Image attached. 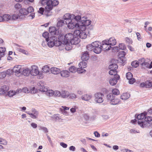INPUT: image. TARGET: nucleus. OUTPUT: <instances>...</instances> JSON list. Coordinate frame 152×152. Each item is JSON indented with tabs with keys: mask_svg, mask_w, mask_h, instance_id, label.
Returning a JSON list of instances; mask_svg holds the SVG:
<instances>
[{
	"mask_svg": "<svg viewBox=\"0 0 152 152\" xmlns=\"http://www.w3.org/2000/svg\"><path fill=\"white\" fill-rule=\"evenodd\" d=\"M64 18L66 21V23H69V26L73 29L74 28L77 29V26L76 24L80 23V21L83 19H86V17L83 16L82 14L80 13L78 15H75L74 14H71L69 13H66Z\"/></svg>",
	"mask_w": 152,
	"mask_h": 152,
	"instance_id": "nucleus-1",
	"label": "nucleus"
},
{
	"mask_svg": "<svg viewBox=\"0 0 152 152\" xmlns=\"http://www.w3.org/2000/svg\"><path fill=\"white\" fill-rule=\"evenodd\" d=\"M46 41L48 46L50 48L53 47L54 46L57 47L61 45V41L56 36L51 37Z\"/></svg>",
	"mask_w": 152,
	"mask_h": 152,
	"instance_id": "nucleus-2",
	"label": "nucleus"
},
{
	"mask_svg": "<svg viewBox=\"0 0 152 152\" xmlns=\"http://www.w3.org/2000/svg\"><path fill=\"white\" fill-rule=\"evenodd\" d=\"M73 35L74 34L71 33L67 34L65 36L60 35L58 36V39L61 41V45L66 44L70 43Z\"/></svg>",
	"mask_w": 152,
	"mask_h": 152,
	"instance_id": "nucleus-3",
	"label": "nucleus"
},
{
	"mask_svg": "<svg viewBox=\"0 0 152 152\" xmlns=\"http://www.w3.org/2000/svg\"><path fill=\"white\" fill-rule=\"evenodd\" d=\"M91 23V21L90 20L87 19L86 17V19H83L80 21V23L76 24L77 26H78L77 29L86 30V26L90 25Z\"/></svg>",
	"mask_w": 152,
	"mask_h": 152,
	"instance_id": "nucleus-4",
	"label": "nucleus"
},
{
	"mask_svg": "<svg viewBox=\"0 0 152 152\" xmlns=\"http://www.w3.org/2000/svg\"><path fill=\"white\" fill-rule=\"evenodd\" d=\"M86 30L77 29L74 32L75 36H77L82 39H85L87 37V34L85 31Z\"/></svg>",
	"mask_w": 152,
	"mask_h": 152,
	"instance_id": "nucleus-5",
	"label": "nucleus"
},
{
	"mask_svg": "<svg viewBox=\"0 0 152 152\" xmlns=\"http://www.w3.org/2000/svg\"><path fill=\"white\" fill-rule=\"evenodd\" d=\"M95 102L98 103H102L104 100V95L101 92H97L94 95Z\"/></svg>",
	"mask_w": 152,
	"mask_h": 152,
	"instance_id": "nucleus-6",
	"label": "nucleus"
},
{
	"mask_svg": "<svg viewBox=\"0 0 152 152\" xmlns=\"http://www.w3.org/2000/svg\"><path fill=\"white\" fill-rule=\"evenodd\" d=\"M147 113L146 112H145L138 115L137 116V118L138 119V124L141 128L143 126L142 123L144 121V118L145 116L147 115Z\"/></svg>",
	"mask_w": 152,
	"mask_h": 152,
	"instance_id": "nucleus-7",
	"label": "nucleus"
},
{
	"mask_svg": "<svg viewBox=\"0 0 152 152\" xmlns=\"http://www.w3.org/2000/svg\"><path fill=\"white\" fill-rule=\"evenodd\" d=\"M12 71L16 76L19 77L22 75L23 68L20 65H16L13 68Z\"/></svg>",
	"mask_w": 152,
	"mask_h": 152,
	"instance_id": "nucleus-8",
	"label": "nucleus"
},
{
	"mask_svg": "<svg viewBox=\"0 0 152 152\" xmlns=\"http://www.w3.org/2000/svg\"><path fill=\"white\" fill-rule=\"evenodd\" d=\"M94 52L96 54L100 53L102 50L101 43L98 41L94 42Z\"/></svg>",
	"mask_w": 152,
	"mask_h": 152,
	"instance_id": "nucleus-9",
	"label": "nucleus"
},
{
	"mask_svg": "<svg viewBox=\"0 0 152 152\" xmlns=\"http://www.w3.org/2000/svg\"><path fill=\"white\" fill-rule=\"evenodd\" d=\"M39 3L41 4L42 5H45L46 4V6L45 7V14L47 16H49L51 15V14H47L48 9V6L49 4L51 3V0H40ZM49 8L50 7H49Z\"/></svg>",
	"mask_w": 152,
	"mask_h": 152,
	"instance_id": "nucleus-10",
	"label": "nucleus"
},
{
	"mask_svg": "<svg viewBox=\"0 0 152 152\" xmlns=\"http://www.w3.org/2000/svg\"><path fill=\"white\" fill-rule=\"evenodd\" d=\"M30 74L33 76H35L39 74L40 72L38 66L35 65L31 66L30 69Z\"/></svg>",
	"mask_w": 152,
	"mask_h": 152,
	"instance_id": "nucleus-11",
	"label": "nucleus"
},
{
	"mask_svg": "<svg viewBox=\"0 0 152 152\" xmlns=\"http://www.w3.org/2000/svg\"><path fill=\"white\" fill-rule=\"evenodd\" d=\"M152 121V117L151 116H145L144 118V121L142 123L143 126L142 128L151 126L152 124L151 121Z\"/></svg>",
	"mask_w": 152,
	"mask_h": 152,
	"instance_id": "nucleus-12",
	"label": "nucleus"
},
{
	"mask_svg": "<svg viewBox=\"0 0 152 152\" xmlns=\"http://www.w3.org/2000/svg\"><path fill=\"white\" fill-rule=\"evenodd\" d=\"M67 14V13L65 14L63 16L62 18L63 20H59L57 24V26L58 27H62L63 26L64 24H66L67 25V27L69 29H71V28L69 27V23L67 22L66 23V21L65 19V17H64Z\"/></svg>",
	"mask_w": 152,
	"mask_h": 152,
	"instance_id": "nucleus-13",
	"label": "nucleus"
},
{
	"mask_svg": "<svg viewBox=\"0 0 152 152\" xmlns=\"http://www.w3.org/2000/svg\"><path fill=\"white\" fill-rule=\"evenodd\" d=\"M107 41L106 39L102 41L101 43V48L102 50L103 49L104 51L109 50L112 47L111 46H110L107 42V44L105 42V41Z\"/></svg>",
	"mask_w": 152,
	"mask_h": 152,
	"instance_id": "nucleus-14",
	"label": "nucleus"
},
{
	"mask_svg": "<svg viewBox=\"0 0 152 152\" xmlns=\"http://www.w3.org/2000/svg\"><path fill=\"white\" fill-rule=\"evenodd\" d=\"M59 4L58 1L56 0H54L53 1H52L51 0V3L49 5L48 7H50V8L49 9V7H48V9L47 14H50L51 13L50 12V11L53 8V6H56L58 5Z\"/></svg>",
	"mask_w": 152,
	"mask_h": 152,
	"instance_id": "nucleus-15",
	"label": "nucleus"
},
{
	"mask_svg": "<svg viewBox=\"0 0 152 152\" xmlns=\"http://www.w3.org/2000/svg\"><path fill=\"white\" fill-rule=\"evenodd\" d=\"M126 54V53L123 51H121L119 52L118 60L120 63L122 64L125 63V60L124 57Z\"/></svg>",
	"mask_w": 152,
	"mask_h": 152,
	"instance_id": "nucleus-16",
	"label": "nucleus"
},
{
	"mask_svg": "<svg viewBox=\"0 0 152 152\" xmlns=\"http://www.w3.org/2000/svg\"><path fill=\"white\" fill-rule=\"evenodd\" d=\"M140 86L142 88H152V81L150 80H147L145 82L141 83L140 84Z\"/></svg>",
	"mask_w": 152,
	"mask_h": 152,
	"instance_id": "nucleus-17",
	"label": "nucleus"
},
{
	"mask_svg": "<svg viewBox=\"0 0 152 152\" xmlns=\"http://www.w3.org/2000/svg\"><path fill=\"white\" fill-rule=\"evenodd\" d=\"M120 77L119 75H117L114 76L113 78H111L109 80V83L111 86H114L117 83L118 80H119Z\"/></svg>",
	"mask_w": 152,
	"mask_h": 152,
	"instance_id": "nucleus-18",
	"label": "nucleus"
},
{
	"mask_svg": "<svg viewBox=\"0 0 152 152\" xmlns=\"http://www.w3.org/2000/svg\"><path fill=\"white\" fill-rule=\"evenodd\" d=\"M10 20H11V16L9 14H5L3 16L0 15V22L8 21Z\"/></svg>",
	"mask_w": 152,
	"mask_h": 152,
	"instance_id": "nucleus-19",
	"label": "nucleus"
},
{
	"mask_svg": "<svg viewBox=\"0 0 152 152\" xmlns=\"http://www.w3.org/2000/svg\"><path fill=\"white\" fill-rule=\"evenodd\" d=\"M39 90V91L45 92L47 90V88L44 86V83L43 82H39L37 83Z\"/></svg>",
	"mask_w": 152,
	"mask_h": 152,
	"instance_id": "nucleus-20",
	"label": "nucleus"
},
{
	"mask_svg": "<svg viewBox=\"0 0 152 152\" xmlns=\"http://www.w3.org/2000/svg\"><path fill=\"white\" fill-rule=\"evenodd\" d=\"M107 41H105V42H107L110 46H114L117 43L116 40L115 38L112 37L108 39H106Z\"/></svg>",
	"mask_w": 152,
	"mask_h": 152,
	"instance_id": "nucleus-21",
	"label": "nucleus"
},
{
	"mask_svg": "<svg viewBox=\"0 0 152 152\" xmlns=\"http://www.w3.org/2000/svg\"><path fill=\"white\" fill-rule=\"evenodd\" d=\"M27 113L30 115L31 118L33 119L37 118L39 115L38 112L34 109L32 110V113L28 112H27Z\"/></svg>",
	"mask_w": 152,
	"mask_h": 152,
	"instance_id": "nucleus-22",
	"label": "nucleus"
},
{
	"mask_svg": "<svg viewBox=\"0 0 152 152\" xmlns=\"http://www.w3.org/2000/svg\"><path fill=\"white\" fill-rule=\"evenodd\" d=\"M15 46L17 47H16V49L17 51L26 55L28 54V53L27 51L21 48L23 47L22 46L17 44H15Z\"/></svg>",
	"mask_w": 152,
	"mask_h": 152,
	"instance_id": "nucleus-23",
	"label": "nucleus"
},
{
	"mask_svg": "<svg viewBox=\"0 0 152 152\" xmlns=\"http://www.w3.org/2000/svg\"><path fill=\"white\" fill-rule=\"evenodd\" d=\"M92 96L90 94H86L81 96V99L83 101H89L92 98Z\"/></svg>",
	"mask_w": 152,
	"mask_h": 152,
	"instance_id": "nucleus-24",
	"label": "nucleus"
},
{
	"mask_svg": "<svg viewBox=\"0 0 152 152\" xmlns=\"http://www.w3.org/2000/svg\"><path fill=\"white\" fill-rule=\"evenodd\" d=\"M19 91L17 89L16 90H11L7 92V95L10 97H12L17 94H19Z\"/></svg>",
	"mask_w": 152,
	"mask_h": 152,
	"instance_id": "nucleus-25",
	"label": "nucleus"
},
{
	"mask_svg": "<svg viewBox=\"0 0 152 152\" xmlns=\"http://www.w3.org/2000/svg\"><path fill=\"white\" fill-rule=\"evenodd\" d=\"M70 43L71 45H76L80 42V39L77 36H75L74 35Z\"/></svg>",
	"mask_w": 152,
	"mask_h": 152,
	"instance_id": "nucleus-26",
	"label": "nucleus"
},
{
	"mask_svg": "<svg viewBox=\"0 0 152 152\" xmlns=\"http://www.w3.org/2000/svg\"><path fill=\"white\" fill-rule=\"evenodd\" d=\"M69 92L66 90H63L61 91V97L63 98H67L69 97Z\"/></svg>",
	"mask_w": 152,
	"mask_h": 152,
	"instance_id": "nucleus-27",
	"label": "nucleus"
},
{
	"mask_svg": "<svg viewBox=\"0 0 152 152\" xmlns=\"http://www.w3.org/2000/svg\"><path fill=\"white\" fill-rule=\"evenodd\" d=\"M9 90V87L6 85L2 86L0 88V95H2L6 93Z\"/></svg>",
	"mask_w": 152,
	"mask_h": 152,
	"instance_id": "nucleus-28",
	"label": "nucleus"
},
{
	"mask_svg": "<svg viewBox=\"0 0 152 152\" xmlns=\"http://www.w3.org/2000/svg\"><path fill=\"white\" fill-rule=\"evenodd\" d=\"M89 55L87 52H84L82 53L81 58L83 61H86L89 59Z\"/></svg>",
	"mask_w": 152,
	"mask_h": 152,
	"instance_id": "nucleus-29",
	"label": "nucleus"
},
{
	"mask_svg": "<svg viewBox=\"0 0 152 152\" xmlns=\"http://www.w3.org/2000/svg\"><path fill=\"white\" fill-rule=\"evenodd\" d=\"M50 70L51 73L54 75H57L60 73V69L56 67L51 68Z\"/></svg>",
	"mask_w": 152,
	"mask_h": 152,
	"instance_id": "nucleus-30",
	"label": "nucleus"
},
{
	"mask_svg": "<svg viewBox=\"0 0 152 152\" xmlns=\"http://www.w3.org/2000/svg\"><path fill=\"white\" fill-rule=\"evenodd\" d=\"M20 13L21 16V18H24L25 17V15L28 14V11L26 9L23 8L20 10Z\"/></svg>",
	"mask_w": 152,
	"mask_h": 152,
	"instance_id": "nucleus-31",
	"label": "nucleus"
},
{
	"mask_svg": "<svg viewBox=\"0 0 152 152\" xmlns=\"http://www.w3.org/2000/svg\"><path fill=\"white\" fill-rule=\"evenodd\" d=\"M61 76L62 77H67L69 76V72L67 70H64L60 71Z\"/></svg>",
	"mask_w": 152,
	"mask_h": 152,
	"instance_id": "nucleus-32",
	"label": "nucleus"
},
{
	"mask_svg": "<svg viewBox=\"0 0 152 152\" xmlns=\"http://www.w3.org/2000/svg\"><path fill=\"white\" fill-rule=\"evenodd\" d=\"M69 109V108L66 107L65 106H62L61 108H60L61 110L62 113L64 115H69V113L66 111V110H68Z\"/></svg>",
	"mask_w": 152,
	"mask_h": 152,
	"instance_id": "nucleus-33",
	"label": "nucleus"
},
{
	"mask_svg": "<svg viewBox=\"0 0 152 152\" xmlns=\"http://www.w3.org/2000/svg\"><path fill=\"white\" fill-rule=\"evenodd\" d=\"M18 89L20 91L19 92V94L22 92L28 94L30 92V91L29 89L28 88L26 87H24L22 88H18Z\"/></svg>",
	"mask_w": 152,
	"mask_h": 152,
	"instance_id": "nucleus-34",
	"label": "nucleus"
},
{
	"mask_svg": "<svg viewBox=\"0 0 152 152\" xmlns=\"http://www.w3.org/2000/svg\"><path fill=\"white\" fill-rule=\"evenodd\" d=\"M50 69L49 67L47 65H45L42 67V72L43 73L49 72Z\"/></svg>",
	"mask_w": 152,
	"mask_h": 152,
	"instance_id": "nucleus-35",
	"label": "nucleus"
},
{
	"mask_svg": "<svg viewBox=\"0 0 152 152\" xmlns=\"http://www.w3.org/2000/svg\"><path fill=\"white\" fill-rule=\"evenodd\" d=\"M30 69L28 68H26L25 69L23 68L22 75L25 76H28L30 74Z\"/></svg>",
	"mask_w": 152,
	"mask_h": 152,
	"instance_id": "nucleus-36",
	"label": "nucleus"
},
{
	"mask_svg": "<svg viewBox=\"0 0 152 152\" xmlns=\"http://www.w3.org/2000/svg\"><path fill=\"white\" fill-rule=\"evenodd\" d=\"M120 100L119 99L114 98L112 100L110 103L112 105H115L118 104L120 102Z\"/></svg>",
	"mask_w": 152,
	"mask_h": 152,
	"instance_id": "nucleus-37",
	"label": "nucleus"
},
{
	"mask_svg": "<svg viewBox=\"0 0 152 152\" xmlns=\"http://www.w3.org/2000/svg\"><path fill=\"white\" fill-rule=\"evenodd\" d=\"M130 97V95L129 93H123L121 96V98L123 100H126Z\"/></svg>",
	"mask_w": 152,
	"mask_h": 152,
	"instance_id": "nucleus-38",
	"label": "nucleus"
},
{
	"mask_svg": "<svg viewBox=\"0 0 152 152\" xmlns=\"http://www.w3.org/2000/svg\"><path fill=\"white\" fill-rule=\"evenodd\" d=\"M45 92L46 95L49 97L52 96L54 95V91L52 90H48L47 88Z\"/></svg>",
	"mask_w": 152,
	"mask_h": 152,
	"instance_id": "nucleus-39",
	"label": "nucleus"
},
{
	"mask_svg": "<svg viewBox=\"0 0 152 152\" xmlns=\"http://www.w3.org/2000/svg\"><path fill=\"white\" fill-rule=\"evenodd\" d=\"M21 16L20 14H14L11 16V20H15L18 18H21Z\"/></svg>",
	"mask_w": 152,
	"mask_h": 152,
	"instance_id": "nucleus-40",
	"label": "nucleus"
},
{
	"mask_svg": "<svg viewBox=\"0 0 152 152\" xmlns=\"http://www.w3.org/2000/svg\"><path fill=\"white\" fill-rule=\"evenodd\" d=\"M79 67L85 68L87 66L86 63L84 61L80 62L78 64Z\"/></svg>",
	"mask_w": 152,
	"mask_h": 152,
	"instance_id": "nucleus-41",
	"label": "nucleus"
},
{
	"mask_svg": "<svg viewBox=\"0 0 152 152\" xmlns=\"http://www.w3.org/2000/svg\"><path fill=\"white\" fill-rule=\"evenodd\" d=\"M142 66L144 68L147 67L150 69L152 67V62H151V64H150L145 61Z\"/></svg>",
	"mask_w": 152,
	"mask_h": 152,
	"instance_id": "nucleus-42",
	"label": "nucleus"
},
{
	"mask_svg": "<svg viewBox=\"0 0 152 152\" xmlns=\"http://www.w3.org/2000/svg\"><path fill=\"white\" fill-rule=\"evenodd\" d=\"M6 50L5 47H0V56L3 57L5 55V53Z\"/></svg>",
	"mask_w": 152,
	"mask_h": 152,
	"instance_id": "nucleus-43",
	"label": "nucleus"
},
{
	"mask_svg": "<svg viewBox=\"0 0 152 152\" xmlns=\"http://www.w3.org/2000/svg\"><path fill=\"white\" fill-rule=\"evenodd\" d=\"M118 67L117 65L115 64H112L109 66V69H113L116 70Z\"/></svg>",
	"mask_w": 152,
	"mask_h": 152,
	"instance_id": "nucleus-44",
	"label": "nucleus"
},
{
	"mask_svg": "<svg viewBox=\"0 0 152 152\" xmlns=\"http://www.w3.org/2000/svg\"><path fill=\"white\" fill-rule=\"evenodd\" d=\"M110 71L109 72V74L111 75H114L115 76L116 75H117V70L113 69H110Z\"/></svg>",
	"mask_w": 152,
	"mask_h": 152,
	"instance_id": "nucleus-45",
	"label": "nucleus"
},
{
	"mask_svg": "<svg viewBox=\"0 0 152 152\" xmlns=\"http://www.w3.org/2000/svg\"><path fill=\"white\" fill-rule=\"evenodd\" d=\"M94 42H92L91 44L88 45L86 46V48L89 51H91L94 50V45H93Z\"/></svg>",
	"mask_w": 152,
	"mask_h": 152,
	"instance_id": "nucleus-46",
	"label": "nucleus"
},
{
	"mask_svg": "<svg viewBox=\"0 0 152 152\" xmlns=\"http://www.w3.org/2000/svg\"><path fill=\"white\" fill-rule=\"evenodd\" d=\"M84 68H83L79 67L77 69V72L79 74L84 73H85L86 70L84 69Z\"/></svg>",
	"mask_w": 152,
	"mask_h": 152,
	"instance_id": "nucleus-47",
	"label": "nucleus"
},
{
	"mask_svg": "<svg viewBox=\"0 0 152 152\" xmlns=\"http://www.w3.org/2000/svg\"><path fill=\"white\" fill-rule=\"evenodd\" d=\"M69 70L70 72L74 73L77 71V69L75 66H71L69 68Z\"/></svg>",
	"mask_w": 152,
	"mask_h": 152,
	"instance_id": "nucleus-48",
	"label": "nucleus"
},
{
	"mask_svg": "<svg viewBox=\"0 0 152 152\" xmlns=\"http://www.w3.org/2000/svg\"><path fill=\"white\" fill-rule=\"evenodd\" d=\"M54 95L56 97H61V91L58 90H55L54 91Z\"/></svg>",
	"mask_w": 152,
	"mask_h": 152,
	"instance_id": "nucleus-49",
	"label": "nucleus"
},
{
	"mask_svg": "<svg viewBox=\"0 0 152 152\" xmlns=\"http://www.w3.org/2000/svg\"><path fill=\"white\" fill-rule=\"evenodd\" d=\"M68 98L72 99H75L77 98V96L75 93H71L70 94L69 93V95Z\"/></svg>",
	"mask_w": 152,
	"mask_h": 152,
	"instance_id": "nucleus-50",
	"label": "nucleus"
},
{
	"mask_svg": "<svg viewBox=\"0 0 152 152\" xmlns=\"http://www.w3.org/2000/svg\"><path fill=\"white\" fill-rule=\"evenodd\" d=\"M106 97L107 99L110 101L111 102L112 100L114 98V96L113 94H109L107 95Z\"/></svg>",
	"mask_w": 152,
	"mask_h": 152,
	"instance_id": "nucleus-51",
	"label": "nucleus"
},
{
	"mask_svg": "<svg viewBox=\"0 0 152 152\" xmlns=\"http://www.w3.org/2000/svg\"><path fill=\"white\" fill-rule=\"evenodd\" d=\"M118 47L119 49L122 50H125L126 48V45L123 43H119L118 45Z\"/></svg>",
	"mask_w": 152,
	"mask_h": 152,
	"instance_id": "nucleus-52",
	"label": "nucleus"
},
{
	"mask_svg": "<svg viewBox=\"0 0 152 152\" xmlns=\"http://www.w3.org/2000/svg\"><path fill=\"white\" fill-rule=\"evenodd\" d=\"M42 36L45 39L46 41L49 38V34L48 32H45L42 34Z\"/></svg>",
	"mask_w": 152,
	"mask_h": 152,
	"instance_id": "nucleus-53",
	"label": "nucleus"
},
{
	"mask_svg": "<svg viewBox=\"0 0 152 152\" xmlns=\"http://www.w3.org/2000/svg\"><path fill=\"white\" fill-rule=\"evenodd\" d=\"M0 144L3 145H7V142L5 139L0 137Z\"/></svg>",
	"mask_w": 152,
	"mask_h": 152,
	"instance_id": "nucleus-54",
	"label": "nucleus"
},
{
	"mask_svg": "<svg viewBox=\"0 0 152 152\" xmlns=\"http://www.w3.org/2000/svg\"><path fill=\"white\" fill-rule=\"evenodd\" d=\"M137 61L139 63V64L141 65L142 66L145 61V59L143 58H142L139 59Z\"/></svg>",
	"mask_w": 152,
	"mask_h": 152,
	"instance_id": "nucleus-55",
	"label": "nucleus"
},
{
	"mask_svg": "<svg viewBox=\"0 0 152 152\" xmlns=\"http://www.w3.org/2000/svg\"><path fill=\"white\" fill-rule=\"evenodd\" d=\"M129 132L131 134H136L140 133V131L137 130L135 129H132L130 130Z\"/></svg>",
	"mask_w": 152,
	"mask_h": 152,
	"instance_id": "nucleus-56",
	"label": "nucleus"
},
{
	"mask_svg": "<svg viewBox=\"0 0 152 152\" xmlns=\"http://www.w3.org/2000/svg\"><path fill=\"white\" fill-rule=\"evenodd\" d=\"M49 31L50 33H53L55 34V31H56V28L55 27H50L49 28Z\"/></svg>",
	"mask_w": 152,
	"mask_h": 152,
	"instance_id": "nucleus-57",
	"label": "nucleus"
},
{
	"mask_svg": "<svg viewBox=\"0 0 152 152\" xmlns=\"http://www.w3.org/2000/svg\"><path fill=\"white\" fill-rule=\"evenodd\" d=\"M131 65L132 66L135 68L137 67L139 65V63L137 61H133L131 63Z\"/></svg>",
	"mask_w": 152,
	"mask_h": 152,
	"instance_id": "nucleus-58",
	"label": "nucleus"
},
{
	"mask_svg": "<svg viewBox=\"0 0 152 152\" xmlns=\"http://www.w3.org/2000/svg\"><path fill=\"white\" fill-rule=\"evenodd\" d=\"M126 42L129 44H131L132 43V40L129 37H126L125 39Z\"/></svg>",
	"mask_w": 152,
	"mask_h": 152,
	"instance_id": "nucleus-59",
	"label": "nucleus"
},
{
	"mask_svg": "<svg viewBox=\"0 0 152 152\" xmlns=\"http://www.w3.org/2000/svg\"><path fill=\"white\" fill-rule=\"evenodd\" d=\"M126 78L128 80L132 78L133 77L132 74L130 72H128L126 73Z\"/></svg>",
	"mask_w": 152,
	"mask_h": 152,
	"instance_id": "nucleus-60",
	"label": "nucleus"
},
{
	"mask_svg": "<svg viewBox=\"0 0 152 152\" xmlns=\"http://www.w3.org/2000/svg\"><path fill=\"white\" fill-rule=\"evenodd\" d=\"M112 92L113 94L116 95H118L120 93L119 90L116 88H114L113 89Z\"/></svg>",
	"mask_w": 152,
	"mask_h": 152,
	"instance_id": "nucleus-61",
	"label": "nucleus"
},
{
	"mask_svg": "<svg viewBox=\"0 0 152 152\" xmlns=\"http://www.w3.org/2000/svg\"><path fill=\"white\" fill-rule=\"evenodd\" d=\"M6 76V72L4 71L0 73V78H5Z\"/></svg>",
	"mask_w": 152,
	"mask_h": 152,
	"instance_id": "nucleus-62",
	"label": "nucleus"
},
{
	"mask_svg": "<svg viewBox=\"0 0 152 152\" xmlns=\"http://www.w3.org/2000/svg\"><path fill=\"white\" fill-rule=\"evenodd\" d=\"M39 130H42L45 133H47L48 132L47 128L44 127H40Z\"/></svg>",
	"mask_w": 152,
	"mask_h": 152,
	"instance_id": "nucleus-63",
	"label": "nucleus"
},
{
	"mask_svg": "<svg viewBox=\"0 0 152 152\" xmlns=\"http://www.w3.org/2000/svg\"><path fill=\"white\" fill-rule=\"evenodd\" d=\"M52 118L56 121H59L60 119L59 115L58 114L54 115Z\"/></svg>",
	"mask_w": 152,
	"mask_h": 152,
	"instance_id": "nucleus-64",
	"label": "nucleus"
}]
</instances>
